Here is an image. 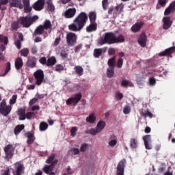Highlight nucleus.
<instances>
[{
    "mask_svg": "<svg viewBox=\"0 0 175 175\" xmlns=\"http://www.w3.org/2000/svg\"><path fill=\"white\" fill-rule=\"evenodd\" d=\"M126 39L124 35L116 36L114 32H106L103 38L98 40V44L100 46L103 44H115L118 43H124Z\"/></svg>",
    "mask_w": 175,
    "mask_h": 175,
    "instance_id": "obj_1",
    "label": "nucleus"
},
{
    "mask_svg": "<svg viewBox=\"0 0 175 175\" xmlns=\"http://www.w3.org/2000/svg\"><path fill=\"white\" fill-rule=\"evenodd\" d=\"M87 24V14L81 12L74 20L73 23L68 26L70 31L77 32L81 31L84 28V25Z\"/></svg>",
    "mask_w": 175,
    "mask_h": 175,
    "instance_id": "obj_2",
    "label": "nucleus"
},
{
    "mask_svg": "<svg viewBox=\"0 0 175 175\" xmlns=\"http://www.w3.org/2000/svg\"><path fill=\"white\" fill-rule=\"evenodd\" d=\"M39 17L36 15L33 17L29 16H23L20 18V23L24 28H29V27H31V25H32V24H33V23Z\"/></svg>",
    "mask_w": 175,
    "mask_h": 175,
    "instance_id": "obj_3",
    "label": "nucleus"
},
{
    "mask_svg": "<svg viewBox=\"0 0 175 175\" xmlns=\"http://www.w3.org/2000/svg\"><path fill=\"white\" fill-rule=\"evenodd\" d=\"M66 39L68 46L70 47L76 46V43H77V36L75 33L70 32L67 33Z\"/></svg>",
    "mask_w": 175,
    "mask_h": 175,
    "instance_id": "obj_4",
    "label": "nucleus"
},
{
    "mask_svg": "<svg viewBox=\"0 0 175 175\" xmlns=\"http://www.w3.org/2000/svg\"><path fill=\"white\" fill-rule=\"evenodd\" d=\"M33 77L36 79V84L37 85H41L44 80V72L42 69L37 70L33 73Z\"/></svg>",
    "mask_w": 175,
    "mask_h": 175,
    "instance_id": "obj_5",
    "label": "nucleus"
},
{
    "mask_svg": "<svg viewBox=\"0 0 175 175\" xmlns=\"http://www.w3.org/2000/svg\"><path fill=\"white\" fill-rule=\"evenodd\" d=\"M106 126V122L105 121H103V120H100L98 121L96 129L93 128L92 129L89 130V133H91L92 135H96L97 133H99L104 129V128Z\"/></svg>",
    "mask_w": 175,
    "mask_h": 175,
    "instance_id": "obj_6",
    "label": "nucleus"
},
{
    "mask_svg": "<svg viewBox=\"0 0 175 175\" xmlns=\"http://www.w3.org/2000/svg\"><path fill=\"white\" fill-rule=\"evenodd\" d=\"M83 95L81 93L75 94V96L70 97L66 100V103L67 106H70L71 105H77L80 102Z\"/></svg>",
    "mask_w": 175,
    "mask_h": 175,
    "instance_id": "obj_7",
    "label": "nucleus"
},
{
    "mask_svg": "<svg viewBox=\"0 0 175 175\" xmlns=\"http://www.w3.org/2000/svg\"><path fill=\"white\" fill-rule=\"evenodd\" d=\"M126 163V159H121V161L118 162L116 167V175H124Z\"/></svg>",
    "mask_w": 175,
    "mask_h": 175,
    "instance_id": "obj_8",
    "label": "nucleus"
},
{
    "mask_svg": "<svg viewBox=\"0 0 175 175\" xmlns=\"http://www.w3.org/2000/svg\"><path fill=\"white\" fill-rule=\"evenodd\" d=\"M4 151L7 159H10L13 157V154H14V146L12 144H8L5 146Z\"/></svg>",
    "mask_w": 175,
    "mask_h": 175,
    "instance_id": "obj_9",
    "label": "nucleus"
},
{
    "mask_svg": "<svg viewBox=\"0 0 175 175\" xmlns=\"http://www.w3.org/2000/svg\"><path fill=\"white\" fill-rule=\"evenodd\" d=\"M76 8H68L64 12L62 13L63 17L65 18H73L76 16Z\"/></svg>",
    "mask_w": 175,
    "mask_h": 175,
    "instance_id": "obj_10",
    "label": "nucleus"
},
{
    "mask_svg": "<svg viewBox=\"0 0 175 175\" xmlns=\"http://www.w3.org/2000/svg\"><path fill=\"white\" fill-rule=\"evenodd\" d=\"M45 3V0H38L33 4L32 8L36 12H40V10H43Z\"/></svg>",
    "mask_w": 175,
    "mask_h": 175,
    "instance_id": "obj_11",
    "label": "nucleus"
},
{
    "mask_svg": "<svg viewBox=\"0 0 175 175\" xmlns=\"http://www.w3.org/2000/svg\"><path fill=\"white\" fill-rule=\"evenodd\" d=\"M143 140L144 142V146L146 150H152V144L151 135H145V136H143Z\"/></svg>",
    "mask_w": 175,
    "mask_h": 175,
    "instance_id": "obj_12",
    "label": "nucleus"
},
{
    "mask_svg": "<svg viewBox=\"0 0 175 175\" xmlns=\"http://www.w3.org/2000/svg\"><path fill=\"white\" fill-rule=\"evenodd\" d=\"M9 3L11 8H17L18 9H23L24 8L22 0H9Z\"/></svg>",
    "mask_w": 175,
    "mask_h": 175,
    "instance_id": "obj_13",
    "label": "nucleus"
},
{
    "mask_svg": "<svg viewBox=\"0 0 175 175\" xmlns=\"http://www.w3.org/2000/svg\"><path fill=\"white\" fill-rule=\"evenodd\" d=\"M138 44L141 46V47H146L147 44V36L146 35V32H143L139 39Z\"/></svg>",
    "mask_w": 175,
    "mask_h": 175,
    "instance_id": "obj_14",
    "label": "nucleus"
},
{
    "mask_svg": "<svg viewBox=\"0 0 175 175\" xmlns=\"http://www.w3.org/2000/svg\"><path fill=\"white\" fill-rule=\"evenodd\" d=\"M14 167L12 168L14 175H21L23 172V165L20 162H17L14 165Z\"/></svg>",
    "mask_w": 175,
    "mask_h": 175,
    "instance_id": "obj_15",
    "label": "nucleus"
},
{
    "mask_svg": "<svg viewBox=\"0 0 175 175\" xmlns=\"http://www.w3.org/2000/svg\"><path fill=\"white\" fill-rule=\"evenodd\" d=\"M163 29H169L172 25V21L170 17H167V16H165V17H163Z\"/></svg>",
    "mask_w": 175,
    "mask_h": 175,
    "instance_id": "obj_16",
    "label": "nucleus"
},
{
    "mask_svg": "<svg viewBox=\"0 0 175 175\" xmlns=\"http://www.w3.org/2000/svg\"><path fill=\"white\" fill-rule=\"evenodd\" d=\"M175 12V0L170 3V4L167 7L164 12V16H170L171 13H174Z\"/></svg>",
    "mask_w": 175,
    "mask_h": 175,
    "instance_id": "obj_17",
    "label": "nucleus"
},
{
    "mask_svg": "<svg viewBox=\"0 0 175 175\" xmlns=\"http://www.w3.org/2000/svg\"><path fill=\"white\" fill-rule=\"evenodd\" d=\"M175 52V46L170 47L169 49H166L164 51H162L159 53L160 57L168 56L171 57L172 54Z\"/></svg>",
    "mask_w": 175,
    "mask_h": 175,
    "instance_id": "obj_18",
    "label": "nucleus"
},
{
    "mask_svg": "<svg viewBox=\"0 0 175 175\" xmlns=\"http://www.w3.org/2000/svg\"><path fill=\"white\" fill-rule=\"evenodd\" d=\"M38 60L36 59V57H28V59L26 62L27 66L28 68H33L36 67V62Z\"/></svg>",
    "mask_w": 175,
    "mask_h": 175,
    "instance_id": "obj_19",
    "label": "nucleus"
},
{
    "mask_svg": "<svg viewBox=\"0 0 175 175\" xmlns=\"http://www.w3.org/2000/svg\"><path fill=\"white\" fill-rule=\"evenodd\" d=\"M24 66V63L23 62V59L20 57H17L15 59V68L16 70H20L21 68Z\"/></svg>",
    "mask_w": 175,
    "mask_h": 175,
    "instance_id": "obj_20",
    "label": "nucleus"
},
{
    "mask_svg": "<svg viewBox=\"0 0 175 175\" xmlns=\"http://www.w3.org/2000/svg\"><path fill=\"white\" fill-rule=\"evenodd\" d=\"M144 25V23H136L131 27L132 32H139Z\"/></svg>",
    "mask_w": 175,
    "mask_h": 175,
    "instance_id": "obj_21",
    "label": "nucleus"
},
{
    "mask_svg": "<svg viewBox=\"0 0 175 175\" xmlns=\"http://www.w3.org/2000/svg\"><path fill=\"white\" fill-rule=\"evenodd\" d=\"M44 32V29L43 28L42 25H40L36 27L33 35V36H38L39 35H43Z\"/></svg>",
    "mask_w": 175,
    "mask_h": 175,
    "instance_id": "obj_22",
    "label": "nucleus"
},
{
    "mask_svg": "<svg viewBox=\"0 0 175 175\" xmlns=\"http://www.w3.org/2000/svg\"><path fill=\"white\" fill-rule=\"evenodd\" d=\"M0 110H12V105H8L6 104V100L3 99L0 103Z\"/></svg>",
    "mask_w": 175,
    "mask_h": 175,
    "instance_id": "obj_23",
    "label": "nucleus"
},
{
    "mask_svg": "<svg viewBox=\"0 0 175 175\" xmlns=\"http://www.w3.org/2000/svg\"><path fill=\"white\" fill-rule=\"evenodd\" d=\"M116 56L112 57L111 58H109V59H108L107 62L108 66H111L113 72H115V66L116 63Z\"/></svg>",
    "mask_w": 175,
    "mask_h": 175,
    "instance_id": "obj_24",
    "label": "nucleus"
},
{
    "mask_svg": "<svg viewBox=\"0 0 175 175\" xmlns=\"http://www.w3.org/2000/svg\"><path fill=\"white\" fill-rule=\"evenodd\" d=\"M57 64V59L52 56L47 59L46 66H54Z\"/></svg>",
    "mask_w": 175,
    "mask_h": 175,
    "instance_id": "obj_25",
    "label": "nucleus"
},
{
    "mask_svg": "<svg viewBox=\"0 0 175 175\" xmlns=\"http://www.w3.org/2000/svg\"><path fill=\"white\" fill-rule=\"evenodd\" d=\"M42 28L46 31L50 29L51 31L53 28V25H51V22L49 20H45L44 24L42 25Z\"/></svg>",
    "mask_w": 175,
    "mask_h": 175,
    "instance_id": "obj_26",
    "label": "nucleus"
},
{
    "mask_svg": "<svg viewBox=\"0 0 175 175\" xmlns=\"http://www.w3.org/2000/svg\"><path fill=\"white\" fill-rule=\"evenodd\" d=\"M139 146V142L137 139L132 137L130 140V147L131 148H137Z\"/></svg>",
    "mask_w": 175,
    "mask_h": 175,
    "instance_id": "obj_27",
    "label": "nucleus"
},
{
    "mask_svg": "<svg viewBox=\"0 0 175 175\" xmlns=\"http://www.w3.org/2000/svg\"><path fill=\"white\" fill-rule=\"evenodd\" d=\"M98 29V24L96 22H90L89 25V32H95Z\"/></svg>",
    "mask_w": 175,
    "mask_h": 175,
    "instance_id": "obj_28",
    "label": "nucleus"
},
{
    "mask_svg": "<svg viewBox=\"0 0 175 175\" xmlns=\"http://www.w3.org/2000/svg\"><path fill=\"white\" fill-rule=\"evenodd\" d=\"M74 70H75L76 75H78L79 76H83L84 73V69H83V67L81 66H76L74 68Z\"/></svg>",
    "mask_w": 175,
    "mask_h": 175,
    "instance_id": "obj_29",
    "label": "nucleus"
},
{
    "mask_svg": "<svg viewBox=\"0 0 175 175\" xmlns=\"http://www.w3.org/2000/svg\"><path fill=\"white\" fill-rule=\"evenodd\" d=\"M17 113L20 121H24L25 118H27V115L25 114V110H19Z\"/></svg>",
    "mask_w": 175,
    "mask_h": 175,
    "instance_id": "obj_30",
    "label": "nucleus"
},
{
    "mask_svg": "<svg viewBox=\"0 0 175 175\" xmlns=\"http://www.w3.org/2000/svg\"><path fill=\"white\" fill-rule=\"evenodd\" d=\"M140 114L141 116H144V117L145 118L150 117V118H152L153 117L152 113H151V111H150L149 110H142L140 111Z\"/></svg>",
    "mask_w": 175,
    "mask_h": 175,
    "instance_id": "obj_31",
    "label": "nucleus"
},
{
    "mask_svg": "<svg viewBox=\"0 0 175 175\" xmlns=\"http://www.w3.org/2000/svg\"><path fill=\"white\" fill-rule=\"evenodd\" d=\"M89 20L90 22H96V20H97L96 12H90V13H89Z\"/></svg>",
    "mask_w": 175,
    "mask_h": 175,
    "instance_id": "obj_32",
    "label": "nucleus"
},
{
    "mask_svg": "<svg viewBox=\"0 0 175 175\" xmlns=\"http://www.w3.org/2000/svg\"><path fill=\"white\" fill-rule=\"evenodd\" d=\"M46 4L48 10L50 12H54V10H55V7L54 6V4H53V0H48Z\"/></svg>",
    "mask_w": 175,
    "mask_h": 175,
    "instance_id": "obj_33",
    "label": "nucleus"
},
{
    "mask_svg": "<svg viewBox=\"0 0 175 175\" xmlns=\"http://www.w3.org/2000/svg\"><path fill=\"white\" fill-rule=\"evenodd\" d=\"M27 137H28L27 139V144H32V143H33V141L35 140V137L33 136V134H31V133H27L26 134Z\"/></svg>",
    "mask_w": 175,
    "mask_h": 175,
    "instance_id": "obj_34",
    "label": "nucleus"
},
{
    "mask_svg": "<svg viewBox=\"0 0 175 175\" xmlns=\"http://www.w3.org/2000/svg\"><path fill=\"white\" fill-rule=\"evenodd\" d=\"M53 165H45L43 167V170L46 174H50L51 172H53Z\"/></svg>",
    "mask_w": 175,
    "mask_h": 175,
    "instance_id": "obj_35",
    "label": "nucleus"
},
{
    "mask_svg": "<svg viewBox=\"0 0 175 175\" xmlns=\"http://www.w3.org/2000/svg\"><path fill=\"white\" fill-rule=\"evenodd\" d=\"M124 9V3H120V4H118V5L116 6V12H118L119 14H121Z\"/></svg>",
    "mask_w": 175,
    "mask_h": 175,
    "instance_id": "obj_36",
    "label": "nucleus"
},
{
    "mask_svg": "<svg viewBox=\"0 0 175 175\" xmlns=\"http://www.w3.org/2000/svg\"><path fill=\"white\" fill-rule=\"evenodd\" d=\"M114 75H115V72H113L111 66H109V68L107 69V77H109V79H111V77H113Z\"/></svg>",
    "mask_w": 175,
    "mask_h": 175,
    "instance_id": "obj_37",
    "label": "nucleus"
},
{
    "mask_svg": "<svg viewBox=\"0 0 175 175\" xmlns=\"http://www.w3.org/2000/svg\"><path fill=\"white\" fill-rule=\"evenodd\" d=\"M96 121V116L95 113H92V114L89 115V123L94 124Z\"/></svg>",
    "mask_w": 175,
    "mask_h": 175,
    "instance_id": "obj_38",
    "label": "nucleus"
},
{
    "mask_svg": "<svg viewBox=\"0 0 175 175\" xmlns=\"http://www.w3.org/2000/svg\"><path fill=\"white\" fill-rule=\"evenodd\" d=\"M101 54H103V49H95L94 55L96 58H99Z\"/></svg>",
    "mask_w": 175,
    "mask_h": 175,
    "instance_id": "obj_39",
    "label": "nucleus"
},
{
    "mask_svg": "<svg viewBox=\"0 0 175 175\" xmlns=\"http://www.w3.org/2000/svg\"><path fill=\"white\" fill-rule=\"evenodd\" d=\"M9 40L8 36H5L2 34L0 35V43H4V44H8Z\"/></svg>",
    "mask_w": 175,
    "mask_h": 175,
    "instance_id": "obj_40",
    "label": "nucleus"
},
{
    "mask_svg": "<svg viewBox=\"0 0 175 175\" xmlns=\"http://www.w3.org/2000/svg\"><path fill=\"white\" fill-rule=\"evenodd\" d=\"M25 126L24 124H21V125H18L15 129H14V133L15 135H18V133L20 132H21V131H23V129H24Z\"/></svg>",
    "mask_w": 175,
    "mask_h": 175,
    "instance_id": "obj_41",
    "label": "nucleus"
},
{
    "mask_svg": "<svg viewBox=\"0 0 175 175\" xmlns=\"http://www.w3.org/2000/svg\"><path fill=\"white\" fill-rule=\"evenodd\" d=\"M20 53L22 57H28V54H29V49H28V48H25L21 50Z\"/></svg>",
    "mask_w": 175,
    "mask_h": 175,
    "instance_id": "obj_42",
    "label": "nucleus"
},
{
    "mask_svg": "<svg viewBox=\"0 0 175 175\" xmlns=\"http://www.w3.org/2000/svg\"><path fill=\"white\" fill-rule=\"evenodd\" d=\"M124 64V59L123 58H119L118 59L117 64H116V66L117 68H118V69H121L123 66Z\"/></svg>",
    "mask_w": 175,
    "mask_h": 175,
    "instance_id": "obj_43",
    "label": "nucleus"
},
{
    "mask_svg": "<svg viewBox=\"0 0 175 175\" xmlns=\"http://www.w3.org/2000/svg\"><path fill=\"white\" fill-rule=\"evenodd\" d=\"M49 128V125L46 122H41L40 124V131H46Z\"/></svg>",
    "mask_w": 175,
    "mask_h": 175,
    "instance_id": "obj_44",
    "label": "nucleus"
},
{
    "mask_svg": "<svg viewBox=\"0 0 175 175\" xmlns=\"http://www.w3.org/2000/svg\"><path fill=\"white\" fill-rule=\"evenodd\" d=\"M16 100H17V95L14 94L12 96V98L10 100V106H12V105H14Z\"/></svg>",
    "mask_w": 175,
    "mask_h": 175,
    "instance_id": "obj_45",
    "label": "nucleus"
},
{
    "mask_svg": "<svg viewBox=\"0 0 175 175\" xmlns=\"http://www.w3.org/2000/svg\"><path fill=\"white\" fill-rule=\"evenodd\" d=\"M47 96V94H40L39 92H37L36 94V98L37 99H44V97Z\"/></svg>",
    "mask_w": 175,
    "mask_h": 175,
    "instance_id": "obj_46",
    "label": "nucleus"
},
{
    "mask_svg": "<svg viewBox=\"0 0 175 175\" xmlns=\"http://www.w3.org/2000/svg\"><path fill=\"white\" fill-rule=\"evenodd\" d=\"M124 98V94L122 92L116 93V100H122Z\"/></svg>",
    "mask_w": 175,
    "mask_h": 175,
    "instance_id": "obj_47",
    "label": "nucleus"
},
{
    "mask_svg": "<svg viewBox=\"0 0 175 175\" xmlns=\"http://www.w3.org/2000/svg\"><path fill=\"white\" fill-rule=\"evenodd\" d=\"M39 62L40 64H41V65H46V66H47V59L46 58V57H42L40 58Z\"/></svg>",
    "mask_w": 175,
    "mask_h": 175,
    "instance_id": "obj_48",
    "label": "nucleus"
},
{
    "mask_svg": "<svg viewBox=\"0 0 175 175\" xmlns=\"http://www.w3.org/2000/svg\"><path fill=\"white\" fill-rule=\"evenodd\" d=\"M24 6V12L25 13H31L32 12V8H31L30 4Z\"/></svg>",
    "mask_w": 175,
    "mask_h": 175,
    "instance_id": "obj_49",
    "label": "nucleus"
},
{
    "mask_svg": "<svg viewBox=\"0 0 175 175\" xmlns=\"http://www.w3.org/2000/svg\"><path fill=\"white\" fill-rule=\"evenodd\" d=\"M108 5H109L108 0L102 1V6H103V10H107Z\"/></svg>",
    "mask_w": 175,
    "mask_h": 175,
    "instance_id": "obj_50",
    "label": "nucleus"
},
{
    "mask_svg": "<svg viewBox=\"0 0 175 175\" xmlns=\"http://www.w3.org/2000/svg\"><path fill=\"white\" fill-rule=\"evenodd\" d=\"M77 133V127H72L70 130V136H72V137H75V136H76Z\"/></svg>",
    "mask_w": 175,
    "mask_h": 175,
    "instance_id": "obj_51",
    "label": "nucleus"
},
{
    "mask_svg": "<svg viewBox=\"0 0 175 175\" xmlns=\"http://www.w3.org/2000/svg\"><path fill=\"white\" fill-rule=\"evenodd\" d=\"M55 158V154H52L51 156L48 157V159L46 160V163H51L53 160Z\"/></svg>",
    "mask_w": 175,
    "mask_h": 175,
    "instance_id": "obj_52",
    "label": "nucleus"
},
{
    "mask_svg": "<svg viewBox=\"0 0 175 175\" xmlns=\"http://www.w3.org/2000/svg\"><path fill=\"white\" fill-rule=\"evenodd\" d=\"M117 143V139H113L112 140H110L109 142V146H110V147H114L115 146H116Z\"/></svg>",
    "mask_w": 175,
    "mask_h": 175,
    "instance_id": "obj_53",
    "label": "nucleus"
},
{
    "mask_svg": "<svg viewBox=\"0 0 175 175\" xmlns=\"http://www.w3.org/2000/svg\"><path fill=\"white\" fill-rule=\"evenodd\" d=\"M70 152H71V154H72V155H77V154H79V152H80V150H79V148H72L70 150Z\"/></svg>",
    "mask_w": 175,
    "mask_h": 175,
    "instance_id": "obj_54",
    "label": "nucleus"
},
{
    "mask_svg": "<svg viewBox=\"0 0 175 175\" xmlns=\"http://www.w3.org/2000/svg\"><path fill=\"white\" fill-rule=\"evenodd\" d=\"M11 28L13 29V31H16V29H18V22H14L11 25Z\"/></svg>",
    "mask_w": 175,
    "mask_h": 175,
    "instance_id": "obj_55",
    "label": "nucleus"
},
{
    "mask_svg": "<svg viewBox=\"0 0 175 175\" xmlns=\"http://www.w3.org/2000/svg\"><path fill=\"white\" fill-rule=\"evenodd\" d=\"M38 101L39 100L36 97L33 98L31 100H30L29 105V106H33V105H35V103H38Z\"/></svg>",
    "mask_w": 175,
    "mask_h": 175,
    "instance_id": "obj_56",
    "label": "nucleus"
},
{
    "mask_svg": "<svg viewBox=\"0 0 175 175\" xmlns=\"http://www.w3.org/2000/svg\"><path fill=\"white\" fill-rule=\"evenodd\" d=\"M157 84V80L154 77H150L149 79V85H155Z\"/></svg>",
    "mask_w": 175,
    "mask_h": 175,
    "instance_id": "obj_57",
    "label": "nucleus"
},
{
    "mask_svg": "<svg viewBox=\"0 0 175 175\" xmlns=\"http://www.w3.org/2000/svg\"><path fill=\"white\" fill-rule=\"evenodd\" d=\"M10 69H11L10 62H8L6 65L4 75H8V73H9V72L10 71Z\"/></svg>",
    "mask_w": 175,
    "mask_h": 175,
    "instance_id": "obj_58",
    "label": "nucleus"
},
{
    "mask_svg": "<svg viewBox=\"0 0 175 175\" xmlns=\"http://www.w3.org/2000/svg\"><path fill=\"white\" fill-rule=\"evenodd\" d=\"M55 70H56V72H62V70H64V66H62L61 64L56 65Z\"/></svg>",
    "mask_w": 175,
    "mask_h": 175,
    "instance_id": "obj_59",
    "label": "nucleus"
},
{
    "mask_svg": "<svg viewBox=\"0 0 175 175\" xmlns=\"http://www.w3.org/2000/svg\"><path fill=\"white\" fill-rule=\"evenodd\" d=\"M33 117H35V113L33 111H30L26 115V118H27V120H31V118Z\"/></svg>",
    "mask_w": 175,
    "mask_h": 175,
    "instance_id": "obj_60",
    "label": "nucleus"
},
{
    "mask_svg": "<svg viewBox=\"0 0 175 175\" xmlns=\"http://www.w3.org/2000/svg\"><path fill=\"white\" fill-rule=\"evenodd\" d=\"M130 81L129 80H122L121 85L122 87H128L129 85Z\"/></svg>",
    "mask_w": 175,
    "mask_h": 175,
    "instance_id": "obj_61",
    "label": "nucleus"
},
{
    "mask_svg": "<svg viewBox=\"0 0 175 175\" xmlns=\"http://www.w3.org/2000/svg\"><path fill=\"white\" fill-rule=\"evenodd\" d=\"M116 53V51L115 49L110 48L108 50L109 55H115Z\"/></svg>",
    "mask_w": 175,
    "mask_h": 175,
    "instance_id": "obj_62",
    "label": "nucleus"
},
{
    "mask_svg": "<svg viewBox=\"0 0 175 175\" xmlns=\"http://www.w3.org/2000/svg\"><path fill=\"white\" fill-rule=\"evenodd\" d=\"M15 46L18 49V50H20V49H21V41H20V40H17L15 42Z\"/></svg>",
    "mask_w": 175,
    "mask_h": 175,
    "instance_id": "obj_63",
    "label": "nucleus"
},
{
    "mask_svg": "<svg viewBox=\"0 0 175 175\" xmlns=\"http://www.w3.org/2000/svg\"><path fill=\"white\" fill-rule=\"evenodd\" d=\"M60 55L64 59L67 58V57H68V54L66 53V51H62L60 53Z\"/></svg>",
    "mask_w": 175,
    "mask_h": 175,
    "instance_id": "obj_64",
    "label": "nucleus"
}]
</instances>
